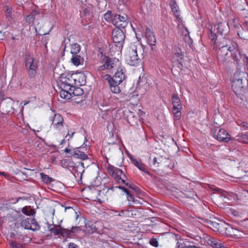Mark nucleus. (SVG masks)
Returning a JSON list of instances; mask_svg holds the SVG:
<instances>
[{
    "instance_id": "obj_1",
    "label": "nucleus",
    "mask_w": 248,
    "mask_h": 248,
    "mask_svg": "<svg viewBox=\"0 0 248 248\" xmlns=\"http://www.w3.org/2000/svg\"><path fill=\"white\" fill-rule=\"evenodd\" d=\"M218 47L217 57L219 61L224 64H227L233 60L238 63L239 52L236 43L231 42V44H228L227 40L223 38V41L220 43Z\"/></svg>"
},
{
    "instance_id": "obj_2",
    "label": "nucleus",
    "mask_w": 248,
    "mask_h": 248,
    "mask_svg": "<svg viewBox=\"0 0 248 248\" xmlns=\"http://www.w3.org/2000/svg\"><path fill=\"white\" fill-rule=\"evenodd\" d=\"M232 87L236 95H242L248 85V74L237 68L231 78Z\"/></svg>"
},
{
    "instance_id": "obj_3",
    "label": "nucleus",
    "mask_w": 248,
    "mask_h": 248,
    "mask_svg": "<svg viewBox=\"0 0 248 248\" xmlns=\"http://www.w3.org/2000/svg\"><path fill=\"white\" fill-rule=\"evenodd\" d=\"M85 76L83 74H62L60 76V89L71 90L76 85H81L85 83Z\"/></svg>"
},
{
    "instance_id": "obj_4",
    "label": "nucleus",
    "mask_w": 248,
    "mask_h": 248,
    "mask_svg": "<svg viewBox=\"0 0 248 248\" xmlns=\"http://www.w3.org/2000/svg\"><path fill=\"white\" fill-rule=\"evenodd\" d=\"M137 46L135 44H131L127 49L125 54V61L128 64L132 66H137L140 62L137 52Z\"/></svg>"
},
{
    "instance_id": "obj_5",
    "label": "nucleus",
    "mask_w": 248,
    "mask_h": 248,
    "mask_svg": "<svg viewBox=\"0 0 248 248\" xmlns=\"http://www.w3.org/2000/svg\"><path fill=\"white\" fill-rule=\"evenodd\" d=\"M25 60L26 67L28 70L29 76L31 77H34L38 68V61L29 53L25 54Z\"/></svg>"
},
{
    "instance_id": "obj_6",
    "label": "nucleus",
    "mask_w": 248,
    "mask_h": 248,
    "mask_svg": "<svg viewBox=\"0 0 248 248\" xmlns=\"http://www.w3.org/2000/svg\"><path fill=\"white\" fill-rule=\"evenodd\" d=\"M105 63L99 67L98 69L100 71L105 69L108 70L109 72H112L113 69H117L120 64V62L116 59H111L108 57H105Z\"/></svg>"
},
{
    "instance_id": "obj_7",
    "label": "nucleus",
    "mask_w": 248,
    "mask_h": 248,
    "mask_svg": "<svg viewBox=\"0 0 248 248\" xmlns=\"http://www.w3.org/2000/svg\"><path fill=\"white\" fill-rule=\"evenodd\" d=\"M112 24L116 28H124L128 24V18L126 15L123 16L119 14H115L112 18Z\"/></svg>"
},
{
    "instance_id": "obj_8",
    "label": "nucleus",
    "mask_w": 248,
    "mask_h": 248,
    "mask_svg": "<svg viewBox=\"0 0 248 248\" xmlns=\"http://www.w3.org/2000/svg\"><path fill=\"white\" fill-rule=\"evenodd\" d=\"M125 36L122 30L119 28L114 29L112 32V38L116 46L121 47L123 46Z\"/></svg>"
},
{
    "instance_id": "obj_9",
    "label": "nucleus",
    "mask_w": 248,
    "mask_h": 248,
    "mask_svg": "<svg viewBox=\"0 0 248 248\" xmlns=\"http://www.w3.org/2000/svg\"><path fill=\"white\" fill-rule=\"evenodd\" d=\"M4 93L0 92V107L2 106V109L6 112H9L13 109V105L14 101L11 98H4Z\"/></svg>"
},
{
    "instance_id": "obj_10",
    "label": "nucleus",
    "mask_w": 248,
    "mask_h": 248,
    "mask_svg": "<svg viewBox=\"0 0 248 248\" xmlns=\"http://www.w3.org/2000/svg\"><path fill=\"white\" fill-rule=\"evenodd\" d=\"M21 226L26 229L37 231L40 229V226L36 220L33 218H27L21 223Z\"/></svg>"
},
{
    "instance_id": "obj_11",
    "label": "nucleus",
    "mask_w": 248,
    "mask_h": 248,
    "mask_svg": "<svg viewBox=\"0 0 248 248\" xmlns=\"http://www.w3.org/2000/svg\"><path fill=\"white\" fill-rule=\"evenodd\" d=\"M78 227H72L71 229L67 230L63 229L60 225H52L49 224H47L48 230L54 235L62 234V231H65L67 233H70L72 232H74V229H78Z\"/></svg>"
},
{
    "instance_id": "obj_12",
    "label": "nucleus",
    "mask_w": 248,
    "mask_h": 248,
    "mask_svg": "<svg viewBox=\"0 0 248 248\" xmlns=\"http://www.w3.org/2000/svg\"><path fill=\"white\" fill-rule=\"evenodd\" d=\"M52 124L57 130H61L63 127V119L60 114H55L53 117H50Z\"/></svg>"
},
{
    "instance_id": "obj_13",
    "label": "nucleus",
    "mask_w": 248,
    "mask_h": 248,
    "mask_svg": "<svg viewBox=\"0 0 248 248\" xmlns=\"http://www.w3.org/2000/svg\"><path fill=\"white\" fill-rule=\"evenodd\" d=\"M217 130V134H215L214 136L218 140L227 142L231 140L230 135L225 130L217 128L216 130Z\"/></svg>"
},
{
    "instance_id": "obj_14",
    "label": "nucleus",
    "mask_w": 248,
    "mask_h": 248,
    "mask_svg": "<svg viewBox=\"0 0 248 248\" xmlns=\"http://www.w3.org/2000/svg\"><path fill=\"white\" fill-rule=\"evenodd\" d=\"M144 36L146 39L147 43L150 46H155L156 43V38L154 33L149 28H146Z\"/></svg>"
},
{
    "instance_id": "obj_15",
    "label": "nucleus",
    "mask_w": 248,
    "mask_h": 248,
    "mask_svg": "<svg viewBox=\"0 0 248 248\" xmlns=\"http://www.w3.org/2000/svg\"><path fill=\"white\" fill-rule=\"evenodd\" d=\"M124 70L121 67H118L113 76V81L121 83L125 79Z\"/></svg>"
},
{
    "instance_id": "obj_16",
    "label": "nucleus",
    "mask_w": 248,
    "mask_h": 248,
    "mask_svg": "<svg viewBox=\"0 0 248 248\" xmlns=\"http://www.w3.org/2000/svg\"><path fill=\"white\" fill-rule=\"evenodd\" d=\"M206 241L208 245L214 248H226L221 243L214 237L208 236Z\"/></svg>"
},
{
    "instance_id": "obj_17",
    "label": "nucleus",
    "mask_w": 248,
    "mask_h": 248,
    "mask_svg": "<svg viewBox=\"0 0 248 248\" xmlns=\"http://www.w3.org/2000/svg\"><path fill=\"white\" fill-rule=\"evenodd\" d=\"M216 27L217 32L222 35L227 34L229 31V25L226 22L219 23Z\"/></svg>"
},
{
    "instance_id": "obj_18",
    "label": "nucleus",
    "mask_w": 248,
    "mask_h": 248,
    "mask_svg": "<svg viewBox=\"0 0 248 248\" xmlns=\"http://www.w3.org/2000/svg\"><path fill=\"white\" fill-rule=\"evenodd\" d=\"M165 158L162 156L157 155L152 158L151 157L149 158V163L151 165H153L155 167H158L159 165L163 162Z\"/></svg>"
},
{
    "instance_id": "obj_19",
    "label": "nucleus",
    "mask_w": 248,
    "mask_h": 248,
    "mask_svg": "<svg viewBox=\"0 0 248 248\" xmlns=\"http://www.w3.org/2000/svg\"><path fill=\"white\" fill-rule=\"evenodd\" d=\"M172 110L181 109L182 105L181 100L177 94H173L172 95Z\"/></svg>"
},
{
    "instance_id": "obj_20",
    "label": "nucleus",
    "mask_w": 248,
    "mask_h": 248,
    "mask_svg": "<svg viewBox=\"0 0 248 248\" xmlns=\"http://www.w3.org/2000/svg\"><path fill=\"white\" fill-rule=\"evenodd\" d=\"M108 171L109 174L112 176H116L120 174H123V176L125 177V174L123 173V171L120 169L115 168L112 166H109L108 168Z\"/></svg>"
},
{
    "instance_id": "obj_21",
    "label": "nucleus",
    "mask_w": 248,
    "mask_h": 248,
    "mask_svg": "<svg viewBox=\"0 0 248 248\" xmlns=\"http://www.w3.org/2000/svg\"><path fill=\"white\" fill-rule=\"evenodd\" d=\"M72 63L76 66L83 64L84 59L80 55H72L71 59Z\"/></svg>"
},
{
    "instance_id": "obj_22",
    "label": "nucleus",
    "mask_w": 248,
    "mask_h": 248,
    "mask_svg": "<svg viewBox=\"0 0 248 248\" xmlns=\"http://www.w3.org/2000/svg\"><path fill=\"white\" fill-rule=\"evenodd\" d=\"M71 154L74 157L82 160H86L88 158V155L76 149L74 150Z\"/></svg>"
},
{
    "instance_id": "obj_23",
    "label": "nucleus",
    "mask_w": 248,
    "mask_h": 248,
    "mask_svg": "<svg viewBox=\"0 0 248 248\" xmlns=\"http://www.w3.org/2000/svg\"><path fill=\"white\" fill-rule=\"evenodd\" d=\"M120 84V83L116 82L113 80H111V83L109 84V88L111 92L114 93H120L121 90L119 87V85Z\"/></svg>"
},
{
    "instance_id": "obj_24",
    "label": "nucleus",
    "mask_w": 248,
    "mask_h": 248,
    "mask_svg": "<svg viewBox=\"0 0 248 248\" xmlns=\"http://www.w3.org/2000/svg\"><path fill=\"white\" fill-rule=\"evenodd\" d=\"M226 233H228L230 235L235 236L236 237H241L240 232L236 229L233 228L232 227L228 226L226 228Z\"/></svg>"
},
{
    "instance_id": "obj_25",
    "label": "nucleus",
    "mask_w": 248,
    "mask_h": 248,
    "mask_svg": "<svg viewBox=\"0 0 248 248\" xmlns=\"http://www.w3.org/2000/svg\"><path fill=\"white\" fill-rule=\"evenodd\" d=\"M59 94L61 98L65 99H69L71 97V90H65L64 89H60Z\"/></svg>"
},
{
    "instance_id": "obj_26",
    "label": "nucleus",
    "mask_w": 248,
    "mask_h": 248,
    "mask_svg": "<svg viewBox=\"0 0 248 248\" xmlns=\"http://www.w3.org/2000/svg\"><path fill=\"white\" fill-rule=\"evenodd\" d=\"M132 162L135 166H136L140 170L148 173L145 168L144 165L141 163V161H138L137 159H133Z\"/></svg>"
},
{
    "instance_id": "obj_27",
    "label": "nucleus",
    "mask_w": 248,
    "mask_h": 248,
    "mask_svg": "<svg viewBox=\"0 0 248 248\" xmlns=\"http://www.w3.org/2000/svg\"><path fill=\"white\" fill-rule=\"evenodd\" d=\"M5 14L6 18L9 20H12L13 18V9L11 6H6Z\"/></svg>"
},
{
    "instance_id": "obj_28",
    "label": "nucleus",
    "mask_w": 248,
    "mask_h": 248,
    "mask_svg": "<svg viewBox=\"0 0 248 248\" xmlns=\"http://www.w3.org/2000/svg\"><path fill=\"white\" fill-rule=\"evenodd\" d=\"M235 140L240 142L248 143V135L241 134L235 137Z\"/></svg>"
},
{
    "instance_id": "obj_29",
    "label": "nucleus",
    "mask_w": 248,
    "mask_h": 248,
    "mask_svg": "<svg viewBox=\"0 0 248 248\" xmlns=\"http://www.w3.org/2000/svg\"><path fill=\"white\" fill-rule=\"evenodd\" d=\"M80 50V47L79 45L77 44H74L71 46L70 53L72 55H78Z\"/></svg>"
},
{
    "instance_id": "obj_30",
    "label": "nucleus",
    "mask_w": 248,
    "mask_h": 248,
    "mask_svg": "<svg viewBox=\"0 0 248 248\" xmlns=\"http://www.w3.org/2000/svg\"><path fill=\"white\" fill-rule=\"evenodd\" d=\"M38 14V13L36 10H33L30 15L26 16V22L30 24L33 23L34 20V16Z\"/></svg>"
},
{
    "instance_id": "obj_31",
    "label": "nucleus",
    "mask_w": 248,
    "mask_h": 248,
    "mask_svg": "<svg viewBox=\"0 0 248 248\" xmlns=\"http://www.w3.org/2000/svg\"><path fill=\"white\" fill-rule=\"evenodd\" d=\"M22 212L23 214L27 215H33L35 212L33 209H31L30 206H25L22 209Z\"/></svg>"
},
{
    "instance_id": "obj_32",
    "label": "nucleus",
    "mask_w": 248,
    "mask_h": 248,
    "mask_svg": "<svg viewBox=\"0 0 248 248\" xmlns=\"http://www.w3.org/2000/svg\"><path fill=\"white\" fill-rule=\"evenodd\" d=\"M72 93L75 96H80L83 94V91L80 88H75L74 86V88H72Z\"/></svg>"
},
{
    "instance_id": "obj_33",
    "label": "nucleus",
    "mask_w": 248,
    "mask_h": 248,
    "mask_svg": "<svg viewBox=\"0 0 248 248\" xmlns=\"http://www.w3.org/2000/svg\"><path fill=\"white\" fill-rule=\"evenodd\" d=\"M183 58L182 54L180 52H177L174 53L172 57V60L174 62H178L179 63Z\"/></svg>"
},
{
    "instance_id": "obj_34",
    "label": "nucleus",
    "mask_w": 248,
    "mask_h": 248,
    "mask_svg": "<svg viewBox=\"0 0 248 248\" xmlns=\"http://www.w3.org/2000/svg\"><path fill=\"white\" fill-rule=\"evenodd\" d=\"M42 181L46 183H49L51 181H53V179L49 177L47 175H46L43 173L40 174Z\"/></svg>"
},
{
    "instance_id": "obj_35",
    "label": "nucleus",
    "mask_w": 248,
    "mask_h": 248,
    "mask_svg": "<svg viewBox=\"0 0 248 248\" xmlns=\"http://www.w3.org/2000/svg\"><path fill=\"white\" fill-rule=\"evenodd\" d=\"M170 5L171 7L172 11L174 15L179 13V8L175 1H172L170 2Z\"/></svg>"
},
{
    "instance_id": "obj_36",
    "label": "nucleus",
    "mask_w": 248,
    "mask_h": 248,
    "mask_svg": "<svg viewBox=\"0 0 248 248\" xmlns=\"http://www.w3.org/2000/svg\"><path fill=\"white\" fill-rule=\"evenodd\" d=\"M10 246L11 248H25L23 245L16 241L10 243Z\"/></svg>"
},
{
    "instance_id": "obj_37",
    "label": "nucleus",
    "mask_w": 248,
    "mask_h": 248,
    "mask_svg": "<svg viewBox=\"0 0 248 248\" xmlns=\"http://www.w3.org/2000/svg\"><path fill=\"white\" fill-rule=\"evenodd\" d=\"M113 15H111V12L108 11L104 15V18L107 21H111L112 22V18Z\"/></svg>"
},
{
    "instance_id": "obj_38",
    "label": "nucleus",
    "mask_w": 248,
    "mask_h": 248,
    "mask_svg": "<svg viewBox=\"0 0 248 248\" xmlns=\"http://www.w3.org/2000/svg\"><path fill=\"white\" fill-rule=\"evenodd\" d=\"M181 109H174L172 110L174 114V119L175 120H179L180 119L181 115Z\"/></svg>"
},
{
    "instance_id": "obj_39",
    "label": "nucleus",
    "mask_w": 248,
    "mask_h": 248,
    "mask_svg": "<svg viewBox=\"0 0 248 248\" xmlns=\"http://www.w3.org/2000/svg\"><path fill=\"white\" fill-rule=\"evenodd\" d=\"M242 16H243L244 19V23L248 25V12L247 11L243 9V12L242 13Z\"/></svg>"
},
{
    "instance_id": "obj_40",
    "label": "nucleus",
    "mask_w": 248,
    "mask_h": 248,
    "mask_svg": "<svg viewBox=\"0 0 248 248\" xmlns=\"http://www.w3.org/2000/svg\"><path fill=\"white\" fill-rule=\"evenodd\" d=\"M122 174L118 175V176L116 175L114 176L113 177H114L116 181L118 182L119 184H125V180L122 177Z\"/></svg>"
},
{
    "instance_id": "obj_41",
    "label": "nucleus",
    "mask_w": 248,
    "mask_h": 248,
    "mask_svg": "<svg viewBox=\"0 0 248 248\" xmlns=\"http://www.w3.org/2000/svg\"><path fill=\"white\" fill-rule=\"evenodd\" d=\"M127 195V200L128 202H132L133 203H134L135 202V200H134V196L133 195L131 194L129 192H128V193L126 194Z\"/></svg>"
},
{
    "instance_id": "obj_42",
    "label": "nucleus",
    "mask_w": 248,
    "mask_h": 248,
    "mask_svg": "<svg viewBox=\"0 0 248 248\" xmlns=\"http://www.w3.org/2000/svg\"><path fill=\"white\" fill-rule=\"evenodd\" d=\"M125 185L128 187L134 190L136 193H139L140 192V190L136 186H132L131 184H129L128 183H125Z\"/></svg>"
},
{
    "instance_id": "obj_43",
    "label": "nucleus",
    "mask_w": 248,
    "mask_h": 248,
    "mask_svg": "<svg viewBox=\"0 0 248 248\" xmlns=\"http://www.w3.org/2000/svg\"><path fill=\"white\" fill-rule=\"evenodd\" d=\"M150 244L154 247H157L158 246V242L155 238H152L150 240Z\"/></svg>"
},
{
    "instance_id": "obj_44",
    "label": "nucleus",
    "mask_w": 248,
    "mask_h": 248,
    "mask_svg": "<svg viewBox=\"0 0 248 248\" xmlns=\"http://www.w3.org/2000/svg\"><path fill=\"white\" fill-rule=\"evenodd\" d=\"M104 78L108 80V83H111V80H113V77L112 78L109 75L107 74L104 76Z\"/></svg>"
},
{
    "instance_id": "obj_45",
    "label": "nucleus",
    "mask_w": 248,
    "mask_h": 248,
    "mask_svg": "<svg viewBox=\"0 0 248 248\" xmlns=\"http://www.w3.org/2000/svg\"><path fill=\"white\" fill-rule=\"evenodd\" d=\"M220 197L221 198H224V199H229L228 196L229 194L225 191H223V192H221L220 194Z\"/></svg>"
},
{
    "instance_id": "obj_46",
    "label": "nucleus",
    "mask_w": 248,
    "mask_h": 248,
    "mask_svg": "<svg viewBox=\"0 0 248 248\" xmlns=\"http://www.w3.org/2000/svg\"><path fill=\"white\" fill-rule=\"evenodd\" d=\"M244 58L245 60H244V61L245 63L247 71H248V57L245 56Z\"/></svg>"
},
{
    "instance_id": "obj_47",
    "label": "nucleus",
    "mask_w": 248,
    "mask_h": 248,
    "mask_svg": "<svg viewBox=\"0 0 248 248\" xmlns=\"http://www.w3.org/2000/svg\"><path fill=\"white\" fill-rule=\"evenodd\" d=\"M210 38L212 40H215L217 39V35L216 34L213 33L212 32H211Z\"/></svg>"
},
{
    "instance_id": "obj_48",
    "label": "nucleus",
    "mask_w": 248,
    "mask_h": 248,
    "mask_svg": "<svg viewBox=\"0 0 248 248\" xmlns=\"http://www.w3.org/2000/svg\"><path fill=\"white\" fill-rule=\"evenodd\" d=\"M175 16H176L177 20L179 22H182V20H181V18L180 16V15H179V13H177V14H175Z\"/></svg>"
},
{
    "instance_id": "obj_49",
    "label": "nucleus",
    "mask_w": 248,
    "mask_h": 248,
    "mask_svg": "<svg viewBox=\"0 0 248 248\" xmlns=\"http://www.w3.org/2000/svg\"><path fill=\"white\" fill-rule=\"evenodd\" d=\"M77 246L73 243H70L69 244L68 248H77Z\"/></svg>"
},
{
    "instance_id": "obj_50",
    "label": "nucleus",
    "mask_w": 248,
    "mask_h": 248,
    "mask_svg": "<svg viewBox=\"0 0 248 248\" xmlns=\"http://www.w3.org/2000/svg\"><path fill=\"white\" fill-rule=\"evenodd\" d=\"M241 126L248 128V123L246 122H243L240 124Z\"/></svg>"
},
{
    "instance_id": "obj_51",
    "label": "nucleus",
    "mask_w": 248,
    "mask_h": 248,
    "mask_svg": "<svg viewBox=\"0 0 248 248\" xmlns=\"http://www.w3.org/2000/svg\"><path fill=\"white\" fill-rule=\"evenodd\" d=\"M17 175L19 176H23V178L24 179H25L27 176L26 175V174L23 172H19L17 174Z\"/></svg>"
},
{
    "instance_id": "obj_52",
    "label": "nucleus",
    "mask_w": 248,
    "mask_h": 248,
    "mask_svg": "<svg viewBox=\"0 0 248 248\" xmlns=\"http://www.w3.org/2000/svg\"><path fill=\"white\" fill-rule=\"evenodd\" d=\"M121 189H122L124 192H125L126 194H127L128 192H129V191L126 188H125L124 187L122 186V188H121Z\"/></svg>"
},
{
    "instance_id": "obj_53",
    "label": "nucleus",
    "mask_w": 248,
    "mask_h": 248,
    "mask_svg": "<svg viewBox=\"0 0 248 248\" xmlns=\"http://www.w3.org/2000/svg\"><path fill=\"white\" fill-rule=\"evenodd\" d=\"M121 189H122L124 192H125L126 194H127L128 192H129V191L126 188H125L124 187L122 186V188H121Z\"/></svg>"
},
{
    "instance_id": "obj_54",
    "label": "nucleus",
    "mask_w": 248,
    "mask_h": 248,
    "mask_svg": "<svg viewBox=\"0 0 248 248\" xmlns=\"http://www.w3.org/2000/svg\"><path fill=\"white\" fill-rule=\"evenodd\" d=\"M3 175L6 178H8V176L7 174H6L4 172H0V176Z\"/></svg>"
},
{
    "instance_id": "obj_55",
    "label": "nucleus",
    "mask_w": 248,
    "mask_h": 248,
    "mask_svg": "<svg viewBox=\"0 0 248 248\" xmlns=\"http://www.w3.org/2000/svg\"><path fill=\"white\" fill-rule=\"evenodd\" d=\"M74 134H75V133L73 132L71 135H70L69 132H68L67 135L66 136V138H67L68 136H69L70 138H72L73 137Z\"/></svg>"
},
{
    "instance_id": "obj_56",
    "label": "nucleus",
    "mask_w": 248,
    "mask_h": 248,
    "mask_svg": "<svg viewBox=\"0 0 248 248\" xmlns=\"http://www.w3.org/2000/svg\"><path fill=\"white\" fill-rule=\"evenodd\" d=\"M64 151H65V153H70L71 152V150L68 149L67 148H66L65 149Z\"/></svg>"
},
{
    "instance_id": "obj_57",
    "label": "nucleus",
    "mask_w": 248,
    "mask_h": 248,
    "mask_svg": "<svg viewBox=\"0 0 248 248\" xmlns=\"http://www.w3.org/2000/svg\"><path fill=\"white\" fill-rule=\"evenodd\" d=\"M124 210H122L121 211L120 213H119L118 214V216H122V215H123L124 214Z\"/></svg>"
},
{
    "instance_id": "obj_58",
    "label": "nucleus",
    "mask_w": 248,
    "mask_h": 248,
    "mask_svg": "<svg viewBox=\"0 0 248 248\" xmlns=\"http://www.w3.org/2000/svg\"><path fill=\"white\" fill-rule=\"evenodd\" d=\"M71 209V207H66V208H64V212H65V211H66V210L67 209Z\"/></svg>"
},
{
    "instance_id": "obj_59",
    "label": "nucleus",
    "mask_w": 248,
    "mask_h": 248,
    "mask_svg": "<svg viewBox=\"0 0 248 248\" xmlns=\"http://www.w3.org/2000/svg\"><path fill=\"white\" fill-rule=\"evenodd\" d=\"M122 186H116L115 188H118L119 189H121L122 188Z\"/></svg>"
},
{
    "instance_id": "obj_60",
    "label": "nucleus",
    "mask_w": 248,
    "mask_h": 248,
    "mask_svg": "<svg viewBox=\"0 0 248 248\" xmlns=\"http://www.w3.org/2000/svg\"><path fill=\"white\" fill-rule=\"evenodd\" d=\"M29 101L25 102L24 105H26L27 104H28L29 103Z\"/></svg>"
},
{
    "instance_id": "obj_61",
    "label": "nucleus",
    "mask_w": 248,
    "mask_h": 248,
    "mask_svg": "<svg viewBox=\"0 0 248 248\" xmlns=\"http://www.w3.org/2000/svg\"><path fill=\"white\" fill-rule=\"evenodd\" d=\"M84 12H85V13L86 14H87V13L88 12L87 11V9H85V10H84Z\"/></svg>"
},
{
    "instance_id": "obj_62",
    "label": "nucleus",
    "mask_w": 248,
    "mask_h": 248,
    "mask_svg": "<svg viewBox=\"0 0 248 248\" xmlns=\"http://www.w3.org/2000/svg\"><path fill=\"white\" fill-rule=\"evenodd\" d=\"M215 225H216L215 227L217 228V227L216 226H219V224L217 223H216Z\"/></svg>"
},
{
    "instance_id": "obj_63",
    "label": "nucleus",
    "mask_w": 248,
    "mask_h": 248,
    "mask_svg": "<svg viewBox=\"0 0 248 248\" xmlns=\"http://www.w3.org/2000/svg\"><path fill=\"white\" fill-rule=\"evenodd\" d=\"M64 141V140H63L62 142H61L60 144H62Z\"/></svg>"
},
{
    "instance_id": "obj_64",
    "label": "nucleus",
    "mask_w": 248,
    "mask_h": 248,
    "mask_svg": "<svg viewBox=\"0 0 248 248\" xmlns=\"http://www.w3.org/2000/svg\"><path fill=\"white\" fill-rule=\"evenodd\" d=\"M83 164H84V163H83V162H82V163H81V165H82V166H83Z\"/></svg>"
}]
</instances>
